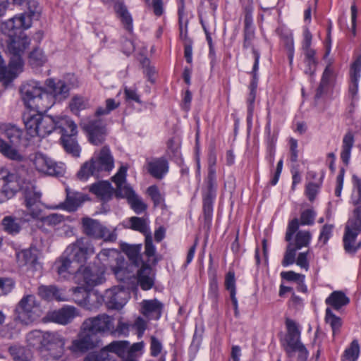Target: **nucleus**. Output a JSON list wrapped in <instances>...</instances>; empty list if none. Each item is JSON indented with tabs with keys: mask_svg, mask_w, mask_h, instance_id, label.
Instances as JSON below:
<instances>
[{
	"mask_svg": "<svg viewBox=\"0 0 361 361\" xmlns=\"http://www.w3.org/2000/svg\"><path fill=\"white\" fill-rule=\"evenodd\" d=\"M104 267L95 269L87 267L80 266L73 276V281L80 286L71 289L74 298L83 299L82 291H87V288L101 284L104 281ZM90 292V293H91Z\"/></svg>",
	"mask_w": 361,
	"mask_h": 361,
	"instance_id": "39448f33",
	"label": "nucleus"
},
{
	"mask_svg": "<svg viewBox=\"0 0 361 361\" xmlns=\"http://www.w3.org/2000/svg\"><path fill=\"white\" fill-rule=\"evenodd\" d=\"M78 315L74 307L66 306L59 310L53 311L48 314L49 319L60 324H67Z\"/></svg>",
	"mask_w": 361,
	"mask_h": 361,
	"instance_id": "b1692460",
	"label": "nucleus"
},
{
	"mask_svg": "<svg viewBox=\"0 0 361 361\" xmlns=\"http://www.w3.org/2000/svg\"><path fill=\"white\" fill-rule=\"evenodd\" d=\"M22 71V69H17L15 66H11V59L8 67H6L5 61L1 56H0V81H10L16 78Z\"/></svg>",
	"mask_w": 361,
	"mask_h": 361,
	"instance_id": "72a5a7b5",
	"label": "nucleus"
},
{
	"mask_svg": "<svg viewBox=\"0 0 361 361\" xmlns=\"http://www.w3.org/2000/svg\"><path fill=\"white\" fill-rule=\"evenodd\" d=\"M47 61L44 51L39 49H34L29 54L28 62L32 68L42 66Z\"/></svg>",
	"mask_w": 361,
	"mask_h": 361,
	"instance_id": "c03bdc74",
	"label": "nucleus"
},
{
	"mask_svg": "<svg viewBox=\"0 0 361 361\" xmlns=\"http://www.w3.org/2000/svg\"><path fill=\"white\" fill-rule=\"evenodd\" d=\"M354 145V135L351 132H348L343 138L341 158L343 162L348 165L350 158L351 149Z\"/></svg>",
	"mask_w": 361,
	"mask_h": 361,
	"instance_id": "f704fd0d",
	"label": "nucleus"
},
{
	"mask_svg": "<svg viewBox=\"0 0 361 361\" xmlns=\"http://www.w3.org/2000/svg\"><path fill=\"white\" fill-rule=\"evenodd\" d=\"M3 229L9 234L16 235L21 229L18 219L12 216H5L1 221Z\"/></svg>",
	"mask_w": 361,
	"mask_h": 361,
	"instance_id": "a19ab883",
	"label": "nucleus"
},
{
	"mask_svg": "<svg viewBox=\"0 0 361 361\" xmlns=\"http://www.w3.org/2000/svg\"><path fill=\"white\" fill-rule=\"evenodd\" d=\"M8 351L12 358L16 361H29L32 358L30 350L22 346H11Z\"/></svg>",
	"mask_w": 361,
	"mask_h": 361,
	"instance_id": "37998d69",
	"label": "nucleus"
},
{
	"mask_svg": "<svg viewBox=\"0 0 361 361\" xmlns=\"http://www.w3.org/2000/svg\"><path fill=\"white\" fill-rule=\"evenodd\" d=\"M90 190L104 201L110 200L113 194V188L107 181H101L92 185Z\"/></svg>",
	"mask_w": 361,
	"mask_h": 361,
	"instance_id": "c85d7f7f",
	"label": "nucleus"
},
{
	"mask_svg": "<svg viewBox=\"0 0 361 361\" xmlns=\"http://www.w3.org/2000/svg\"><path fill=\"white\" fill-rule=\"evenodd\" d=\"M216 155L214 151H211L208 156V187L211 190L216 185Z\"/></svg>",
	"mask_w": 361,
	"mask_h": 361,
	"instance_id": "ea45409f",
	"label": "nucleus"
},
{
	"mask_svg": "<svg viewBox=\"0 0 361 361\" xmlns=\"http://www.w3.org/2000/svg\"><path fill=\"white\" fill-rule=\"evenodd\" d=\"M360 346L357 341H353L344 352V357L350 361H355L359 355Z\"/></svg>",
	"mask_w": 361,
	"mask_h": 361,
	"instance_id": "864d4df0",
	"label": "nucleus"
},
{
	"mask_svg": "<svg viewBox=\"0 0 361 361\" xmlns=\"http://www.w3.org/2000/svg\"><path fill=\"white\" fill-rule=\"evenodd\" d=\"M82 228L85 235L96 239H103L105 242H114L117 238L116 228L110 230L99 221L90 217L82 219Z\"/></svg>",
	"mask_w": 361,
	"mask_h": 361,
	"instance_id": "f8f14e48",
	"label": "nucleus"
},
{
	"mask_svg": "<svg viewBox=\"0 0 361 361\" xmlns=\"http://www.w3.org/2000/svg\"><path fill=\"white\" fill-rule=\"evenodd\" d=\"M17 146H14L10 142H7L3 139H0V152L6 157L13 160H20L22 157L16 149Z\"/></svg>",
	"mask_w": 361,
	"mask_h": 361,
	"instance_id": "79ce46f5",
	"label": "nucleus"
},
{
	"mask_svg": "<svg viewBox=\"0 0 361 361\" xmlns=\"http://www.w3.org/2000/svg\"><path fill=\"white\" fill-rule=\"evenodd\" d=\"M141 64L144 68V73L147 77L148 80L152 83H154L155 80L153 76L156 73L155 68L150 65L149 60L147 58H145L142 61H141Z\"/></svg>",
	"mask_w": 361,
	"mask_h": 361,
	"instance_id": "680f3d73",
	"label": "nucleus"
},
{
	"mask_svg": "<svg viewBox=\"0 0 361 361\" xmlns=\"http://www.w3.org/2000/svg\"><path fill=\"white\" fill-rule=\"evenodd\" d=\"M23 121L26 131L31 137H44L55 130L54 117L48 115L27 113L24 114Z\"/></svg>",
	"mask_w": 361,
	"mask_h": 361,
	"instance_id": "0eeeda50",
	"label": "nucleus"
},
{
	"mask_svg": "<svg viewBox=\"0 0 361 361\" xmlns=\"http://www.w3.org/2000/svg\"><path fill=\"white\" fill-rule=\"evenodd\" d=\"M64 216L59 214H51L42 218V221L49 226H56L64 221Z\"/></svg>",
	"mask_w": 361,
	"mask_h": 361,
	"instance_id": "6e6d98bb",
	"label": "nucleus"
},
{
	"mask_svg": "<svg viewBox=\"0 0 361 361\" xmlns=\"http://www.w3.org/2000/svg\"><path fill=\"white\" fill-rule=\"evenodd\" d=\"M361 72V56H359L353 63L350 68L351 85L349 91L353 97L355 96L358 90V81L360 78Z\"/></svg>",
	"mask_w": 361,
	"mask_h": 361,
	"instance_id": "c756f323",
	"label": "nucleus"
},
{
	"mask_svg": "<svg viewBox=\"0 0 361 361\" xmlns=\"http://www.w3.org/2000/svg\"><path fill=\"white\" fill-rule=\"evenodd\" d=\"M14 283L10 279L0 278V295L10 293L13 288Z\"/></svg>",
	"mask_w": 361,
	"mask_h": 361,
	"instance_id": "69168bd1",
	"label": "nucleus"
},
{
	"mask_svg": "<svg viewBox=\"0 0 361 361\" xmlns=\"http://www.w3.org/2000/svg\"><path fill=\"white\" fill-rule=\"evenodd\" d=\"M129 344L127 341H116L107 345V348L111 351V353L116 354L121 358H125L127 357V350Z\"/></svg>",
	"mask_w": 361,
	"mask_h": 361,
	"instance_id": "a18cd8bd",
	"label": "nucleus"
},
{
	"mask_svg": "<svg viewBox=\"0 0 361 361\" xmlns=\"http://www.w3.org/2000/svg\"><path fill=\"white\" fill-rule=\"evenodd\" d=\"M361 232V208H355L352 216L345 226V232L343 236L345 250L348 252H355L360 247L356 243V238Z\"/></svg>",
	"mask_w": 361,
	"mask_h": 361,
	"instance_id": "9b49d317",
	"label": "nucleus"
},
{
	"mask_svg": "<svg viewBox=\"0 0 361 361\" xmlns=\"http://www.w3.org/2000/svg\"><path fill=\"white\" fill-rule=\"evenodd\" d=\"M69 350L74 353H85L88 350L87 347L82 343V341L78 336V338L72 341Z\"/></svg>",
	"mask_w": 361,
	"mask_h": 361,
	"instance_id": "338daca9",
	"label": "nucleus"
},
{
	"mask_svg": "<svg viewBox=\"0 0 361 361\" xmlns=\"http://www.w3.org/2000/svg\"><path fill=\"white\" fill-rule=\"evenodd\" d=\"M353 180L355 190L352 195V202L355 206H357L356 208H361V180L356 176H353Z\"/></svg>",
	"mask_w": 361,
	"mask_h": 361,
	"instance_id": "603ef678",
	"label": "nucleus"
},
{
	"mask_svg": "<svg viewBox=\"0 0 361 361\" xmlns=\"http://www.w3.org/2000/svg\"><path fill=\"white\" fill-rule=\"evenodd\" d=\"M297 250L298 249L293 247L291 243H289L281 262L283 267H287L290 264H293L295 262Z\"/></svg>",
	"mask_w": 361,
	"mask_h": 361,
	"instance_id": "4d7b16f0",
	"label": "nucleus"
},
{
	"mask_svg": "<svg viewBox=\"0 0 361 361\" xmlns=\"http://www.w3.org/2000/svg\"><path fill=\"white\" fill-rule=\"evenodd\" d=\"M144 348V343L138 342L133 343L130 347L128 346L127 350V361H133L134 359L140 356L142 353Z\"/></svg>",
	"mask_w": 361,
	"mask_h": 361,
	"instance_id": "5fc2aeb1",
	"label": "nucleus"
},
{
	"mask_svg": "<svg viewBox=\"0 0 361 361\" xmlns=\"http://www.w3.org/2000/svg\"><path fill=\"white\" fill-rule=\"evenodd\" d=\"M58 274L65 279L75 276V272L81 266L75 258L71 257V253H67V249L63 255L56 262Z\"/></svg>",
	"mask_w": 361,
	"mask_h": 361,
	"instance_id": "412c9836",
	"label": "nucleus"
},
{
	"mask_svg": "<svg viewBox=\"0 0 361 361\" xmlns=\"http://www.w3.org/2000/svg\"><path fill=\"white\" fill-rule=\"evenodd\" d=\"M16 257L20 267L32 268L37 262L38 251L35 248L23 250L17 253Z\"/></svg>",
	"mask_w": 361,
	"mask_h": 361,
	"instance_id": "cd10ccee",
	"label": "nucleus"
},
{
	"mask_svg": "<svg viewBox=\"0 0 361 361\" xmlns=\"http://www.w3.org/2000/svg\"><path fill=\"white\" fill-rule=\"evenodd\" d=\"M147 170L153 177L161 179L169 171L168 161L164 157L147 159Z\"/></svg>",
	"mask_w": 361,
	"mask_h": 361,
	"instance_id": "5701e85b",
	"label": "nucleus"
},
{
	"mask_svg": "<svg viewBox=\"0 0 361 361\" xmlns=\"http://www.w3.org/2000/svg\"><path fill=\"white\" fill-rule=\"evenodd\" d=\"M4 134L8 142L14 146H18L22 142V130L13 125H6L4 128Z\"/></svg>",
	"mask_w": 361,
	"mask_h": 361,
	"instance_id": "c9c22d12",
	"label": "nucleus"
},
{
	"mask_svg": "<svg viewBox=\"0 0 361 361\" xmlns=\"http://www.w3.org/2000/svg\"><path fill=\"white\" fill-rule=\"evenodd\" d=\"M78 336L82 341V343L88 350L97 347L100 342L99 339L94 334L90 332L89 330H85L83 324H82L81 331Z\"/></svg>",
	"mask_w": 361,
	"mask_h": 361,
	"instance_id": "58836bf2",
	"label": "nucleus"
},
{
	"mask_svg": "<svg viewBox=\"0 0 361 361\" xmlns=\"http://www.w3.org/2000/svg\"><path fill=\"white\" fill-rule=\"evenodd\" d=\"M315 213L312 209H308L302 212L300 222L302 225H312L314 223Z\"/></svg>",
	"mask_w": 361,
	"mask_h": 361,
	"instance_id": "774afa93",
	"label": "nucleus"
},
{
	"mask_svg": "<svg viewBox=\"0 0 361 361\" xmlns=\"http://www.w3.org/2000/svg\"><path fill=\"white\" fill-rule=\"evenodd\" d=\"M312 238V235L307 231H299L295 235V247L300 250L302 247H307Z\"/></svg>",
	"mask_w": 361,
	"mask_h": 361,
	"instance_id": "09e8293b",
	"label": "nucleus"
},
{
	"mask_svg": "<svg viewBox=\"0 0 361 361\" xmlns=\"http://www.w3.org/2000/svg\"><path fill=\"white\" fill-rule=\"evenodd\" d=\"M97 259L104 267L109 266L116 277L123 281L124 279V259L115 249H104L98 255Z\"/></svg>",
	"mask_w": 361,
	"mask_h": 361,
	"instance_id": "4468645a",
	"label": "nucleus"
},
{
	"mask_svg": "<svg viewBox=\"0 0 361 361\" xmlns=\"http://www.w3.org/2000/svg\"><path fill=\"white\" fill-rule=\"evenodd\" d=\"M87 106V101L78 96L73 97L69 103L70 109L75 114H78L80 111L85 109Z\"/></svg>",
	"mask_w": 361,
	"mask_h": 361,
	"instance_id": "3c124183",
	"label": "nucleus"
},
{
	"mask_svg": "<svg viewBox=\"0 0 361 361\" xmlns=\"http://www.w3.org/2000/svg\"><path fill=\"white\" fill-rule=\"evenodd\" d=\"M130 228L133 230L138 231L145 235H149V228L145 219L133 216L130 219Z\"/></svg>",
	"mask_w": 361,
	"mask_h": 361,
	"instance_id": "8fccbe9b",
	"label": "nucleus"
},
{
	"mask_svg": "<svg viewBox=\"0 0 361 361\" xmlns=\"http://www.w3.org/2000/svg\"><path fill=\"white\" fill-rule=\"evenodd\" d=\"M114 166V157L109 148L105 146L82 165L77 176L80 180H86L91 176L99 177L102 173H109Z\"/></svg>",
	"mask_w": 361,
	"mask_h": 361,
	"instance_id": "7ed1b4c3",
	"label": "nucleus"
},
{
	"mask_svg": "<svg viewBox=\"0 0 361 361\" xmlns=\"http://www.w3.org/2000/svg\"><path fill=\"white\" fill-rule=\"evenodd\" d=\"M55 130H59L61 137L75 135L78 133L76 124L66 116L54 117Z\"/></svg>",
	"mask_w": 361,
	"mask_h": 361,
	"instance_id": "bb28decb",
	"label": "nucleus"
},
{
	"mask_svg": "<svg viewBox=\"0 0 361 361\" xmlns=\"http://www.w3.org/2000/svg\"><path fill=\"white\" fill-rule=\"evenodd\" d=\"M82 324L85 330H89L95 335L97 334L114 333V318L106 314L88 318Z\"/></svg>",
	"mask_w": 361,
	"mask_h": 361,
	"instance_id": "dca6fc26",
	"label": "nucleus"
},
{
	"mask_svg": "<svg viewBox=\"0 0 361 361\" xmlns=\"http://www.w3.org/2000/svg\"><path fill=\"white\" fill-rule=\"evenodd\" d=\"M141 306L142 313L149 319H159L164 307V305L157 299L143 300Z\"/></svg>",
	"mask_w": 361,
	"mask_h": 361,
	"instance_id": "393cba45",
	"label": "nucleus"
},
{
	"mask_svg": "<svg viewBox=\"0 0 361 361\" xmlns=\"http://www.w3.org/2000/svg\"><path fill=\"white\" fill-rule=\"evenodd\" d=\"M138 281L143 290H149L154 285V275L151 267L143 264L138 271Z\"/></svg>",
	"mask_w": 361,
	"mask_h": 361,
	"instance_id": "7c9ffc66",
	"label": "nucleus"
},
{
	"mask_svg": "<svg viewBox=\"0 0 361 361\" xmlns=\"http://www.w3.org/2000/svg\"><path fill=\"white\" fill-rule=\"evenodd\" d=\"M81 126L88 133L91 143L98 145L104 141L105 128L101 119L87 118L82 121Z\"/></svg>",
	"mask_w": 361,
	"mask_h": 361,
	"instance_id": "6ab92c4d",
	"label": "nucleus"
},
{
	"mask_svg": "<svg viewBox=\"0 0 361 361\" xmlns=\"http://www.w3.org/2000/svg\"><path fill=\"white\" fill-rule=\"evenodd\" d=\"M325 319L326 322L331 325L334 333L335 332L336 330L338 329L341 326V320L340 317L333 314L330 308H327L326 310Z\"/></svg>",
	"mask_w": 361,
	"mask_h": 361,
	"instance_id": "13d9d810",
	"label": "nucleus"
},
{
	"mask_svg": "<svg viewBox=\"0 0 361 361\" xmlns=\"http://www.w3.org/2000/svg\"><path fill=\"white\" fill-rule=\"evenodd\" d=\"M24 189V203L26 207V215L32 219L39 218L42 214L40 197L41 194L35 190L32 185L25 187Z\"/></svg>",
	"mask_w": 361,
	"mask_h": 361,
	"instance_id": "aec40b11",
	"label": "nucleus"
},
{
	"mask_svg": "<svg viewBox=\"0 0 361 361\" xmlns=\"http://www.w3.org/2000/svg\"><path fill=\"white\" fill-rule=\"evenodd\" d=\"M66 249L67 253H71V257L75 258L80 265L95 252L92 242L84 238L78 239Z\"/></svg>",
	"mask_w": 361,
	"mask_h": 361,
	"instance_id": "f3484780",
	"label": "nucleus"
},
{
	"mask_svg": "<svg viewBox=\"0 0 361 361\" xmlns=\"http://www.w3.org/2000/svg\"><path fill=\"white\" fill-rule=\"evenodd\" d=\"M21 182L20 175L11 173L6 169L0 168V203L12 198Z\"/></svg>",
	"mask_w": 361,
	"mask_h": 361,
	"instance_id": "ddd939ff",
	"label": "nucleus"
},
{
	"mask_svg": "<svg viewBox=\"0 0 361 361\" xmlns=\"http://www.w3.org/2000/svg\"><path fill=\"white\" fill-rule=\"evenodd\" d=\"M41 9L38 3L35 0L27 1V11L3 22L1 25V32L11 34L13 27L30 28L32 19H37L40 15Z\"/></svg>",
	"mask_w": 361,
	"mask_h": 361,
	"instance_id": "9d476101",
	"label": "nucleus"
},
{
	"mask_svg": "<svg viewBox=\"0 0 361 361\" xmlns=\"http://www.w3.org/2000/svg\"><path fill=\"white\" fill-rule=\"evenodd\" d=\"M126 172L127 167L122 166L116 174L112 177L113 181L117 187V195L126 197L131 208L137 214H140L146 209L147 206L133 189L129 185H126Z\"/></svg>",
	"mask_w": 361,
	"mask_h": 361,
	"instance_id": "6e6552de",
	"label": "nucleus"
},
{
	"mask_svg": "<svg viewBox=\"0 0 361 361\" xmlns=\"http://www.w3.org/2000/svg\"><path fill=\"white\" fill-rule=\"evenodd\" d=\"M334 78V70H333L331 64H329L326 67V68L323 73V75L322 78L320 85L317 90V93L315 95V97L317 98L320 97L322 95V94L326 92L328 86L333 81Z\"/></svg>",
	"mask_w": 361,
	"mask_h": 361,
	"instance_id": "4c0bfd02",
	"label": "nucleus"
},
{
	"mask_svg": "<svg viewBox=\"0 0 361 361\" xmlns=\"http://www.w3.org/2000/svg\"><path fill=\"white\" fill-rule=\"evenodd\" d=\"M26 339L30 345L45 348L49 351L50 358L59 359L63 353L65 341L57 333L34 330L27 335Z\"/></svg>",
	"mask_w": 361,
	"mask_h": 361,
	"instance_id": "20e7f679",
	"label": "nucleus"
},
{
	"mask_svg": "<svg viewBox=\"0 0 361 361\" xmlns=\"http://www.w3.org/2000/svg\"><path fill=\"white\" fill-rule=\"evenodd\" d=\"M16 311V319L25 325H29L36 321L42 313L39 302L32 294L24 295L21 298Z\"/></svg>",
	"mask_w": 361,
	"mask_h": 361,
	"instance_id": "1a4fd4ad",
	"label": "nucleus"
},
{
	"mask_svg": "<svg viewBox=\"0 0 361 361\" xmlns=\"http://www.w3.org/2000/svg\"><path fill=\"white\" fill-rule=\"evenodd\" d=\"M114 10L120 18L125 28L131 32L133 30V19L126 6L123 2L117 1L114 4Z\"/></svg>",
	"mask_w": 361,
	"mask_h": 361,
	"instance_id": "473e14b6",
	"label": "nucleus"
},
{
	"mask_svg": "<svg viewBox=\"0 0 361 361\" xmlns=\"http://www.w3.org/2000/svg\"><path fill=\"white\" fill-rule=\"evenodd\" d=\"M46 90L49 96L53 98V105L56 101H61L69 96L70 88L67 84L61 80H55L52 78L47 79L45 81Z\"/></svg>",
	"mask_w": 361,
	"mask_h": 361,
	"instance_id": "4be33fe9",
	"label": "nucleus"
},
{
	"mask_svg": "<svg viewBox=\"0 0 361 361\" xmlns=\"http://www.w3.org/2000/svg\"><path fill=\"white\" fill-rule=\"evenodd\" d=\"M288 334L286 336V341L288 348L291 352L298 354V358L302 360H305L308 358V352L305 346L300 343V331L295 322L290 319L286 321Z\"/></svg>",
	"mask_w": 361,
	"mask_h": 361,
	"instance_id": "2eb2a0df",
	"label": "nucleus"
},
{
	"mask_svg": "<svg viewBox=\"0 0 361 361\" xmlns=\"http://www.w3.org/2000/svg\"><path fill=\"white\" fill-rule=\"evenodd\" d=\"M85 200V196L78 192H73L66 189V200L57 207L68 212L75 211Z\"/></svg>",
	"mask_w": 361,
	"mask_h": 361,
	"instance_id": "a878e982",
	"label": "nucleus"
},
{
	"mask_svg": "<svg viewBox=\"0 0 361 361\" xmlns=\"http://www.w3.org/2000/svg\"><path fill=\"white\" fill-rule=\"evenodd\" d=\"M30 161L39 172L47 175L57 176L64 173L63 166L57 164L42 154L36 153L31 157Z\"/></svg>",
	"mask_w": 361,
	"mask_h": 361,
	"instance_id": "a211bd4d",
	"label": "nucleus"
},
{
	"mask_svg": "<svg viewBox=\"0 0 361 361\" xmlns=\"http://www.w3.org/2000/svg\"><path fill=\"white\" fill-rule=\"evenodd\" d=\"M20 94L24 104L37 111H46L53 106V98L45 91L39 81L29 80L23 83Z\"/></svg>",
	"mask_w": 361,
	"mask_h": 361,
	"instance_id": "f03ea898",
	"label": "nucleus"
},
{
	"mask_svg": "<svg viewBox=\"0 0 361 361\" xmlns=\"http://www.w3.org/2000/svg\"><path fill=\"white\" fill-rule=\"evenodd\" d=\"M334 225L325 224L320 232L319 240L325 245L331 236Z\"/></svg>",
	"mask_w": 361,
	"mask_h": 361,
	"instance_id": "0e129e2a",
	"label": "nucleus"
},
{
	"mask_svg": "<svg viewBox=\"0 0 361 361\" xmlns=\"http://www.w3.org/2000/svg\"><path fill=\"white\" fill-rule=\"evenodd\" d=\"M180 37L185 42L191 40L188 37V19L185 17L183 6L178 9Z\"/></svg>",
	"mask_w": 361,
	"mask_h": 361,
	"instance_id": "de8ad7c7",
	"label": "nucleus"
},
{
	"mask_svg": "<svg viewBox=\"0 0 361 361\" xmlns=\"http://www.w3.org/2000/svg\"><path fill=\"white\" fill-rule=\"evenodd\" d=\"M74 135L61 137V142L65 150L74 157H78L80 154V147L73 137Z\"/></svg>",
	"mask_w": 361,
	"mask_h": 361,
	"instance_id": "49530a36",
	"label": "nucleus"
},
{
	"mask_svg": "<svg viewBox=\"0 0 361 361\" xmlns=\"http://www.w3.org/2000/svg\"><path fill=\"white\" fill-rule=\"evenodd\" d=\"M38 294L45 300L64 301L67 299L60 290L54 286H41L38 288Z\"/></svg>",
	"mask_w": 361,
	"mask_h": 361,
	"instance_id": "2f4dec72",
	"label": "nucleus"
},
{
	"mask_svg": "<svg viewBox=\"0 0 361 361\" xmlns=\"http://www.w3.org/2000/svg\"><path fill=\"white\" fill-rule=\"evenodd\" d=\"M349 301V298L341 291H334L326 299V303L336 310L348 304Z\"/></svg>",
	"mask_w": 361,
	"mask_h": 361,
	"instance_id": "e433bc0d",
	"label": "nucleus"
},
{
	"mask_svg": "<svg viewBox=\"0 0 361 361\" xmlns=\"http://www.w3.org/2000/svg\"><path fill=\"white\" fill-rule=\"evenodd\" d=\"M83 299L74 298V301L80 306L90 310L97 309L104 301L109 309L120 310L127 302L128 292L122 288L114 287L106 290L104 296L99 295L96 291L87 293L82 291Z\"/></svg>",
	"mask_w": 361,
	"mask_h": 361,
	"instance_id": "f257e3e1",
	"label": "nucleus"
},
{
	"mask_svg": "<svg viewBox=\"0 0 361 361\" xmlns=\"http://www.w3.org/2000/svg\"><path fill=\"white\" fill-rule=\"evenodd\" d=\"M22 27H13L11 34L2 32L9 38L7 49L11 60V66H15L17 69L23 67V56L30 44V39L20 30Z\"/></svg>",
	"mask_w": 361,
	"mask_h": 361,
	"instance_id": "423d86ee",
	"label": "nucleus"
},
{
	"mask_svg": "<svg viewBox=\"0 0 361 361\" xmlns=\"http://www.w3.org/2000/svg\"><path fill=\"white\" fill-rule=\"evenodd\" d=\"M119 103L116 102L114 99H108L106 100V107H99L95 112V116H99L102 115H106L111 111L116 109Z\"/></svg>",
	"mask_w": 361,
	"mask_h": 361,
	"instance_id": "bf43d9fd",
	"label": "nucleus"
},
{
	"mask_svg": "<svg viewBox=\"0 0 361 361\" xmlns=\"http://www.w3.org/2000/svg\"><path fill=\"white\" fill-rule=\"evenodd\" d=\"M147 194L154 202V205H159L164 202V197L156 185L149 187Z\"/></svg>",
	"mask_w": 361,
	"mask_h": 361,
	"instance_id": "e2e57ef3",
	"label": "nucleus"
},
{
	"mask_svg": "<svg viewBox=\"0 0 361 361\" xmlns=\"http://www.w3.org/2000/svg\"><path fill=\"white\" fill-rule=\"evenodd\" d=\"M282 279L288 281H295L299 284L303 283L305 276L300 274L295 273L293 271H283L281 273Z\"/></svg>",
	"mask_w": 361,
	"mask_h": 361,
	"instance_id": "052dcab7",
	"label": "nucleus"
}]
</instances>
